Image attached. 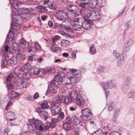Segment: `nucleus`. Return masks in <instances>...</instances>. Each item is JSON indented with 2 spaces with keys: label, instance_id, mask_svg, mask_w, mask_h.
<instances>
[{
  "label": "nucleus",
  "instance_id": "f8f14e48",
  "mask_svg": "<svg viewBox=\"0 0 135 135\" xmlns=\"http://www.w3.org/2000/svg\"><path fill=\"white\" fill-rule=\"evenodd\" d=\"M30 82L29 79L27 78L21 80L19 83L22 85L23 88H26L30 85Z\"/></svg>",
  "mask_w": 135,
  "mask_h": 135
},
{
  "label": "nucleus",
  "instance_id": "6e6d98bb",
  "mask_svg": "<svg viewBox=\"0 0 135 135\" xmlns=\"http://www.w3.org/2000/svg\"><path fill=\"white\" fill-rule=\"evenodd\" d=\"M22 13L27 14L30 12V10L28 8H23L22 9Z\"/></svg>",
  "mask_w": 135,
  "mask_h": 135
},
{
  "label": "nucleus",
  "instance_id": "39448f33",
  "mask_svg": "<svg viewBox=\"0 0 135 135\" xmlns=\"http://www.w3.org/2000/svg\"><path fill=\"white\" fill-rule=\"evenodd\" d=\"M98 13V12L96 11H89L87 12V16L88 18H90L89 20H91V21H95L99 18V16L98 14H97Z\"/></svg>",
  "mask_w": 135,
  "mask_h": 135
},
{
  "label": "nucleus",
  "instance_id": "aec40b11",
  "mask_svg": "<svg viewBox=\"0 0 135 135\" xmlns=\"http://www.w3.org/2000/svg\"><path fill=\"white\" fill-rule=\"evenodd\" d=\"M12 29L15 31L18 30L20 28V25L18 23H15L11 24Z\"/></svg>",
  "mask_w": 135,
  "mask_h": 135
},
{
  "label": "nucleus",
  "instance_id": "e433bc0d",
  "mask_svg": "<svg viewBox=\"0 0 135 135\" xmlns=\"http://www.w3.org/2000/svg\"><path fill=\"white\" fill-rule=\"evenodd\" d=\"M8 64V60H3L1 61V66L2 67L6 66Z\"/></svg>",
  "mask_w": 135,
  "mask_h": 135
},
{
  "label": "nucleus",
  "instance_id": "37998d69",
  "mask_svg": "<svg viewBox=\"0 0 135 135\" xmlns=\"http://www.w3.org/2000/svg\"><path fill=\"white\" fill-rule=\"evenodd\" d=\"M128 89L129 86L126 85H124L122 87V91L124 93H127Z\"/></svg>",
  "mask_w": 135,
  "mask_h": 135
},
{
  "label": "nucleus",
  "instance_id": "864d4df0",
  "mask_svg": "<svg viewBox=\"0 0 135 135\" xmlns=\"http://www.w3.org/2000/svg\"><path fill=\"white\" fill-rule=\"evenodd\" d=\"M47 5V7L50 9L54 10L56 9L55 6L53 5V3L51 2H50Z\"/></svg>",
  "mask_w": 135,
  "mask_h": 135
},
{
  "label": "nucleus",
  "instance_id": "4d7b16f0",
  "mask_svg": "<svg viewBox=\"0 0 135 135\" xmlns=\"http://www.w3.org/2000/svg\"><path fill=\"white\" fill-rule=\"evenodd\" d=\"M7 85L8 90H11L13 88V85L11 83H8Z\"/></svg>",
  "mask_w": 135,
  "mask_h": 135
},
{
  "label": "nucleus",
  "instance_id": "7c9ffc66",
  "mask_svg": "<svg viewBox=\"0 0 135 135\" xmlns=\"http://www.w3.org/2000/svg\"><path fill=\"white\" fill-rule=\"evenodd\" d=\"M55 68L52 67L49 69L46 70L44 71L45 72V74H48L53 73H54L55 70H54Z\"/></svg>",
  "mask_w": 135,
  "mask_h": 135
},
{
  "label": "nucleus",
  "instance_id": "20e7f679",
  "mask_svg": "<svg viewBox=\"0 0 135 135\" xmlns=\"http://www.w3.org/2000/svg\"><path fill=\"white\" fill-rule=\"evenodd\" d=\"M15 115L14 113L12 112H9L6 113V117L8 121L7 125L8 126H12L15 125V124L12 123V122L11 123L10 122L14 120L16 118L15 117Z\"/></svg>",
  "mask_w": 135,
  "mask_h": 135
},
{
  "label": "nucleus",
  "instance_id": "a19ab883",
  "mask_svg": "<svg viewBox=\"0 0 135 135\" xmlns=\"http://www.w3.org/2000/svg\"><path fill=\"white\" fill-rule=\"evenodd\" d=\"M128 98L133 99L135 97V92H130L127 95Z\"/></svg>",
  "mask_w": 135,
  "mask_h": 135
},
{
  "label": "nucleus",
  "instance_id": "7ed1b4c3",
  "mask_svg": "<svg viewBox=\"0 0 135 135\" xmlns=\"http://www.w3.org/2000/svg\"><path fill=\"white\" fill-rule=\"evenodd\" d=\"M55 16L57 19L60 21L65 20L68 18L67 13L62 10L57 11L55 14Z\"/></svg>",
  "mask_w": 135,
  "mask_h": 135
},
{
  "label": "nucleus",
  "instance_id": "bb28decb",
  "mask_svg": "<svg viewBox=\"0 0 135 135\" xmlns=\"http://www.w3.org/2000/svg\"><path fill=\"white\" fill-rule=\"evenodd\" d=\"M72 101H73V100L68 95L67 97L65 96V99H64V103L66 104H68L70 103Z\"/></svg>",
  "mask_w": 135,
  "mask_h": 135
},
{
  "label": "nucleus",
  "instance_id": "79ce46f5",
  "mask_svg": "<svg viewBox=\"0 0 135 135\" xmlns=\"http://www.w3.org/2000/svg\"><path fill=\"white\" fill-rule=\"evenodd\" d=\"M11 47L13 51H17L18 50L17 45L16 43H13L12 44Z\"/></svg>",
  "mask_w": 135,
  "mask_h": 135
},
{
  "label": "nucleus",
  "instance_id": "5701e85b",
  "mask_svg": "<svg viewBox=\"0 0 135 135\" xmlns=\"http://www.w3.org/2000/svg\"><path fill=\"white\" fill-rule=\"evenodd\" d=\"M42 109V108H37L36 109V111L40 115H43L44 114H46L47 113L46 111L43 110Z\"/></svg>",
  "mask_w": 135,
  "mask_h": 135
},
{
  "label": "nucleus",
  "instance_id": "ddd939ff",
  "mask_svg": "<svg viewBox=\"0 0 135 135\" xmlns=\"http://www.w3.org/2000/svg\"><path fill=\"white\" fill-rule=\"evenodd\" d=\"M81 111L83 115L86 118L90 117L92 115V113L91 111L88 108L82 109Z\"/></svg>",
  "mask_w": 135,
  "mask_h": 135
},
{
  "label": "nucleus",
  "instance_id": "9d476101",
  "mask_svg": "<svg viewBox=\"0 0 135 135\" xmlns=\"http://www.w3.org/2000/svg\"><path fill=\"white\" fill-rule=\"evenodd\" d=\"M61 110V108L57 106H54L51 108V111L52 115L59 114Z\"/></svg>",
  "mask_w": 135,
  "mask_h": 135
},
{
  "label": "nucleus",
  "instance_id": "f704fd0d",
  "mask_svg": "<svg viewBox=\"0 0 135 135\" xmlns=\"http://www.w3.org/2000/svg\"><path fill=\"white\" fill-rule=\"evenodd\" d=\"M130 47L127 44H125L124 45L123 48V50L124 52H126L128 51L130 49Z\"/></svg>",
  "mask_w": 135,
  "mask_h": 135
},
{
  "label": "nucleus",
  "instance_id": "2eb2a0df",
  "mask_svg": "<svg viewBox=\"0 0 135 135\" xmlns=\"http://www.w3.org/2000/svg\"><path fill=\"white\" fill-rule=\"evenodd\" d=\"M88 3L89 7H94L98 5V1L97 0H89Z\"/></svg>",
  "mask_w": 135,
  "mask_h": 135
},
{
  "label": "nucleus",
  "instance_id": "8fccbe9b",
  "mask_svg": "<svg viewBox=\"0 0 135 135\" xmlns=\"http://www.w3.org/2000/svg\"><path fill=\"white\" fill-rule=\"evenodd\" d=\"M8 64H9L12 66H14L17 63L16 61H14L11 59H8Z\"/></svg>",
  "mask_w": 135,
  "mask_h": 135
},
{
  "label": "nucleus",
  "instance_id": "4be33fe9",
  "mask_svg": "<svg viewBox=\"0 0 135 135\" xmlns=\"http://www.w3.org/2000/svg\"><path fill=\"white\" fill-rule=\"evenodd\" d=\"M21 18L20 16L17 14L13 15L12 16V20L14 21L18 22Z\"/></svg>",
  "mask_w": 135,
  "mask_h": 135
},
{
  "label": "nucleus",
  "instance_id": "cd10ccee",
  "mask_svg": "<svg viewBox=\"0 0 135 135\" xmlns=\"http://www.w3.org/2000/svg\"><path fill=\"white\" fill-rule=\"evenodd\" d=\"M48 102L47 101H44L41 103V108L42 109H45L47 108L49 106Z\"/></svg>",
  "mask_w": 135,
  "mask_h": 135
},
{
  "label": "nucleus",
  "instance_id": "69168bd1",
  "mask_svg": "<svg viewBox=\"0 0 135 135\" xmlns=\"http://www.w3.org/2000/svg\"><path fill=\"white\" fill-rule=\"evenodd\" d=\"M133 40L132 39H130L126 44H127L130 47L133 44Z\"/></svg>",
  "mask_w": 135,
  "mask_h": 135
},
{
  "label": "nucleus",
  "instance_id": "c756f323",
  "mask_svg": "<svg viewBox=\"0 0 135 135\" xmlns=\"http://www.w3.org/2000/svg\"><path fill=\"white\" fill-rule=\"evenodd\" d=\"M62 84L68 89H70L72 87V85L70 82L67 81L66 83H62Z\"/></svg>",
  "mask_w": 135,
  "mask_h": 135
},
{
  "label": "nucleus",
  "instance_id": "de8ad7c7",
  "mask_svg": "<svg viewBox=\"0 0 135 135\" xmlns=\"http://www.w3.org/2000/svg\"><path fill=\"white\" fill-rule=\"evenodd\" d=\"M72 122V118L69 117H68L66 118V121L64 123L71 124Z\"/></svg>",
  "mask_w": 135,
  "mask_h": 135
},
{
  "label": "nucleus",
  "instance_id": "052dcab7",
  "mask_svg": "<svg viewBox=\"0 0 135 135\" xmlns=\"http://www.w3.org/2000/svg\"><path fill=\"white\" fill-rule=\"evenodd\" d=\"M102 133L100 130H98L92 133L91 135H102Z\"/></svg>",
  "mask_w": 135,
  "mask_h": 135
},
{
  "label": "nucleus",
  "instance_id": "c85d7f7f",
  "mask_svg": "<svg viewBox=\"0 0 135 135\" xmlns=\"http://www.w3.org/2000/svg\"><path fill=\"white\" fill-rule=\"evenodd\" d=\"M78 81L76 78H75L73 76H71L69 78L67 79V81L73 83Z\"/></svg>",
  "mask_w": 135,
  "mask_h": 135
},
{
  "label": "nucleus",
  "instance_id": "6ab92c4d",
  "mask_svg": "<svg viewBox=\"0 0 135 135\" xmlns=\"http://www.w3.org/2000/svg\"><path fill=\"white\" fill-rule=\"evenodd\" d=\"M64 99H65V96L63 95H58L56 97V99L59 103H64Z\"/></svg>",
  "mask_w": 135,
  "mask_h": 135
},
{
  "label": "nucleus",
  "instance_id": "338daca9",
  "mask_svg": "<svg viewBox=\"0 0 135 135\" xmlns=\"http://www.w3.org/2000/svg\"><path fill=\"white\" fill-rule=\"evenodd\" d=\"M77 52V51L76 50H74L73 51L72 53L71 54V55L72 57H73L74 59L76 58V54Z\"/></svg>",
  "mask_w": 135,
  "mask_h": 135
},
{
  "label": "nucleus",
  "instance_id": "09e8293b",
  "mask_svg": "<svg viewBox=\"0 0 135 135\" xmlns=\"http://www.w3.org/2000/svg\"><path fill=\"white\" fill-rule=\"evenodd\" d=\"M105 70V68L103 66H100L98 68V70L99 72H104Z\"/></svg>",
  "mask_w": 135,
  "mask_h": 135
},
{
  "label": "nucleus",
  "instance_id": "e2e57ef3",
  "mask_svg": "<svg viewBox=\"0 0 135 135\" xmlns=\"http://www.w3.org/2000/svg\"><path fill=\"white\" fill-rule=\"evenodd\" d=\"M31 66L29 63H27L25 64L24 66L23 67L26 70L30 69Z\"/></svg>",
  "mask_w": 135,
  "mask_h": 135
},
{
  "label": "nucleus",
  "instance_id": "3c124183",
  "mask_svg": "<svg viewBox=\"0 0 135 135\" xmlns=\"http://www.w3.org/2000/svg\"><path fill=\"white\" fill-rule=\"evenodd\" d=\"M99 130L100 131L101 133H107V132H108L109 131L108 128L107 127H103L102 129Z\"/></svg>",
  "mask_w": 135,
  "mask_h": 135
},
{
  "label": "nucleus",
  "instance_id": "b1692460",
  "mask_svg": "<svg viewBox=\"0 0 135 135\" xmlns=\"http://www.w3.org/2000/svg\"><path fill=\"white\" fill-rule=\"evenodd\" d=\"M81 26L78 24H75L73 25V29L75 31H80L81 29Z\"/></svg>",
  "mask_w": 135,
  "mask_h": 135
},
{
  "label": "nucleus",
  "instance_id": "58836bf2",
  "mask_svg": "<svg viewBox=\"0 0 135 135\" xmlns=\"http://www.w3.org/2000/svg\"><path fill=\"white\" fill-rule=\"evenodd\" d=\"M89 53L92 55L95 54L96 52V50L95 47L90 46L89 48Z\"/></svg>",
  "mask_w": 135,
  "mask_h": 135
},
{
  "label": "nucleus",
  "instance_id": "f257e3e1",
  "mask_svg": "<svg viewBox=\"0 0 135 135\" xmlns=\"http://www.w3.org/2000/svg\"><path fill=\"white\" fill-rule=\"evenodd\" d=\"M68 95L73 100V102L79 106H81L85 103V100L81 96L77 94L74 90L70 91Z\"/></svg>",
  "mask_w": 135,
  "mask_h": 135
},
{
  "label": "nucleus",
  "instance_id": "4468645a",
  "mask_svg": "<svg viewBox=\"0 0 135 135\" xmlns=\"http://www.w3.org/2000/svg\"><path fill=\"white\" fill-rule=\"evenodd\" d=\"M20 93L18 92H16L13 90L11 91L9 93V98L11 100L14 98L20 95Z\"/></svg>",
  "mask_w": 135,
  "mask_h": 135
},
{
  "label": "nucleus",
  "instance_id": "a211bd4d",
  "mask_svg": "<svg viewBox=\"0 0 135 135\" xmlns=\"http://www.w3.org/2000/svg\"><path fill=\"white\" fill-rule=\"evenodd\" d=\"M16 59L19 61H23L25 58V55L22 53L17 54L16 56Z\"/></svg>",
  "mask_w": 135,
  "mask_h": 135
},
{
  "label": "nucleus",
  "instance_id": "680f3d73",
  "mask_svg": "<svg viewBox=\"0 0 135 135\" xmlns=\"http://www.w3.org/2000/svg\"><path fill=\"white\" fill-rule=\"evenodd\" d=\"M29 45L28 43L26 41L24 44L22 46V47L24 49H26L28 47Z\"/></svg>",
  "mask_w": 135,
  "mask_h": 135
},
{
  "label": "nucleus",
  "instance_id": "774afa93",
  "mask_svg": "<svg viewBox=\"0 0 135 135\" xmlns=\"http://www.w3.org/2000/svg\"><path fill=\"white\" fill-rule=\"evenodd\" d=\"M46 7L42 6L41 13H45L47 12V11Z\"/></svg>",
  "mask_w": 135,
  "mask_h": 135
},
{
  "label": "nucleus",
  "instance_id": "c03bdc74",
  "mask_svg": "<svg viewBox=\"0 0 135 135\" xmlns=\"http://www.w3.org/2000/svg\"><path fill=\"white\" fill-rule=\"evenodd\" d=\"M73 124L76 125H78L80 124V121L77 118L74 117L73 118Z\"/></svg>",
  "mask_w": 135,
  "mask_h": 135
},
{
  "label": "nucleus",
  "instance_id": "c9c22d12",
  "mask_svg": "<svg viewBox=\"0 0 135 135\" xmlns=\"http://www.w3.org/2000/svg\"><path fill=\"white\" fill-rule=\"evenodd\" d=\"M15 77L13 73H11L7 77V81L8 83H10L13 77Z\"/></svg>",
  "mask_w": 135,
  "mask_h": 135
},
{
  "label": "nucleus",
  "instance_id": "0eeeda50",
  "mask_svg": "<svg viewBox=\"0 0 135 135\" xmlns=\"http://www.w3.org/2000/svg\"><path fill=\"white\" fill-rule=\"evenodd\" d=\"M67 8L68 11L71 12V15L73 17H76L78 15V13L77 11V8L76 6L69 4L67 5Z\"/></svg>",
  "mask_w": 135,
  "mask_h": 135
},
{
  "label": "nucleus",
  "instance_id": "72a5a7b5",
  "mask_svg": "<svg viewBox=\"0 0 135 135\" xmlns=\"http://www.w3.org/2000/svg\"><path fill=\"white\" fill-rule=\"evenodd\" d=\"M70 42L67 40H63L61 42V45L62 46H66L69 45Z\"/></svg>",
  "mask_w": 135,
  "mask_h": 135
},
{
  "label": "nucleus",
  "instance_id": "dca6fc26",
  "mask_svg": "<svg viewBox=\"0 0 135 135\" xmlns=\"http://www.w3.org/2000/svg\"><path fill=\"white\" fill-rule=\"evenodd\" d=\"M63 127L65 130L67 131L70 130L74 128L73 126L71 124L64 123L63 124Z\"/></svg>",
  "mask_w": 135,
  "mask_h": 135
},
{
  "label": "nucleus",
  "instance_id": "5fc2aeb1",
  "mask_svg": "<svg viewBox=\"0 0 135 135\" xmlns=\"http://www.w3.org/2000/svg\"><path fill=\"white\" fill-rule=\"evenodd\" d=\"M73 76L75 78H76L78 81H79L80 79V77L81 76V75L80 73H76V74H74L73 75Z\"/></svg>",
  "mask_w": 135,
  "mask_h": 135
},
{
  "label": "nucleus",
  "instance_id": "1a4fd4ad",
  "mask_svg": "<svg viewBox=\"0 0 135 135\" xmlns=\"http://www.w3.org/2000/svg\"><path fill=\"white\" fill-rule=\"evenodd\" d=\"M40 48V45L38 44L35 45V47L31 46L27 50L28 52L30 53L32 55H34L36 53V50Z\"/></svg>",
  "mask_w": 135,
  "mask_h": 135
},
{
  "label": "nucleus",
  "instance_id": "ea45409f",
  "mask_svg": "<svg viewBox=\"0 0 135 135\" xmlns=\"http://www.w3.org/2000/svg\"><path fill=\"white\" fill-rule=\"evenodd\" d=\"M11 73H13L15 77H16L17 75H19L21 74L20 71L17 69H16L14 72Z\"/></svg>",
  "mask_w": 135,
  "mask_h": 135
},
{
  "label": "nucleus",
  "instance_id": "bf43d9fd",
  "mask_svg": "<svg viewBox=\"0 0 135 135\" xmlns=\"http://www.w3.org/2000/svg\"><path fill=\"white\" fill-rule=\"evenodd\" d=\"M59 37L58 36H56L54 37H53L52 39V42L54 44H53V46H55V45H56V44L55 43V41L59 39Z\"/></svg>",
  "mask_w": 135,
  "mask_h": 135
},
{
  "label": "nucleus",
  "instance_id": "a878e982",
  "mask_svg": "<svg viewBox=\"0 0 135 135\" xmlns=\"http://www.w3.org/2000/svg\"><path fill=\"white\" fill-rule=\"evenodd\" d=\"M124 80L125 84L124 85L129 86L130 85L131 83V78L129 77H126L125 78Z\"/></svg>",
  "mask_w": 135,
  "mask_h": 135
},
{
  "label": "nucleus",
  "instance_id": "412c9836",
  "mask_svg": "<svg viewBox=\"0 0 135 135\" xmlns=\"http://www.w3.org/2000/svg\"><path fill=\"white\" fill-rule=\"evenodd\" d=\"M79 7H81L84 9H86L88 8L89 7L88 3H84L83 2H81L78 4Z\"/></svg>",
  "mask_w": 135,
  "mask_h": 135
},
{
  "label": "nucleus",
  "instance_id": "393cba45",
  "mask_svg": "<svg viewBox=\"0 0 135 135\" xmlns=\"http://www.w3.org/2000/svg\"><path fill=\"white\" fill-rule=\"evenodd\" d=\"M108 109L109 111L113 110L114 108L115 105L113 102H110L107 104Z\"/></svg>",
  "mask_w": 135,
  "mask_h": 135
},
{
  "label": "nucleus",
  "instance_id": "49530a36",
  "mask_svg": "<svg viewBox=\"0 0 135 135\" xmlns=\"http://www.w3.org/2000/svg\"><path fill=\"white\" fill-rule=\"evenodd\" d=\"M14 33L13 31L10 30L8 35H7V37L8 38H12L14 37Z\"/></svg>",
  "mask_w": 135,
  "mask_h": 135
},
{
  "label": "nucleus",
  "instance_id": "4c0bfd02",
  "mask_svg": "<svg viewBox=\"0 0 135 135\" xmlns=\"http://www.w3.org/2000/svg\"><path fill=\"white\" fill-rule=\"evenodd\" d=\"M58 115L57 116L58 118L57 119H58V120H62L64 117V113L61 112L59 113V114H58Z\"/></svg>",
  "mask_w": 135,
  "mask_h": 135
},
{
  "label": "nucleus",
  "instance_id": "a18cd8bd",
  "mask_svg": "<svg viewBox=\"0 0 135 135\" xmlns=\"http://www.w3.org/2000/svg\"><path fill=\"white\" fill-rule=\"evenodd\" d=\"M102 85L104 90H106L109 88L108 83L103 82L102 83Z\"/></svg>",
  "mask_w": 135,
  "mask_h": 135
},
{
  "label": "nucleus",
  "instance_id": "423d86ee",
  "mask_svg": "<svg viewBox=\"0 0 135 135\" xmlns=\"http://www.w3.org/2000/svg\"><path fill=\"white\" fill-rule=\"evenodd\" d=\"M49 91L50 93L52 94H55L57 91L58 87L56 85V82L52 80L50 85L48 86V87Z\"/></svg>",
  "mask_w": 135,
  "mask_h": 135
},
{
  "label": "nucleus",
  "instance_id": "f03ea898",
  "mask_svg": "<svg viewBox=\"0 0 135 135\" xmlns=\"http://www.w3.org/2000/svg\"><path fill=\"white\" fill-rule=\"evenodd\" d=\"M114 56L116 58H118L117 65L118 66L121 65L124 62V58L126 55L123 53L119 54L115 50H114L113 52Z\"/></svg>",
  "mask_w": 135,
  "mask_h": 135
},
{
  "label": "nucleus",
  "instance_id": "13d9d810",
  "mask_svg": "<svg viewBox=\"0 0 135 135\" xmlns=\"http://www.w3.org/2000/svg\"><path fill=\"white\" fill-rule=\"evenodd\" d=\"M51 127V125L50 122H47L45 123V128L46 129H49Z\"/></svg>",
  "mask_w": 135,
  "mask_h": 135
},
{
  "label": "nucleus",
  "instance_id": "6e6552de",
  "mask_svg": "<svg viewBox=\"0 0 135 135\" xmlns=\"http://www.w3.org/2000/svg\"><path fill=\"white\" fill-rule=\"evenodd\" d=\"M31 126H35L37 129L40 131H42L44 129L43 125L42 122L38 119H35L33 121H32L31 123H30Z\"/></svg>",
  "mask_w": 135,
  "mask_h": 135
},
{
  "label": "nucleus",
  "instance_id": "0e129e2a",
  "mask_svg": "<svg viewBox=\"0 0 135 135\" xmlns=\"http://www.w3.org/2000/svg\"><path fill=\"white\" fill-rule=\"evenodd\" d=\"M26 42L23 38H21L20 41V46H22Z\"/></svg>",
  "mask_w": 135,
  "mask_h": 135
},
{
  "label": "nucleus",
  "instance_id": "f3484780",
  "mask_svg": "<svg viewBox=\"0 0 135 135\" xmlns=\"http://www.w3.org/2000/svg\"><path fill=\"white\" fill-rule=\"evenodd\" d=\"M63 78L62 76L60 74L55 75L54 77V79L55 82H60L62 83L64 82V80L63 79Z\"/></svg>",
  "mask_w": 135,
  "mask_h": 135
},
{
  "label": "nucleus",
  "instance_id": "9b49d317",
  "mask_svg": "<svg viewBox=\"0 0 135 135\" xmlns=\"http://www.w3.org/2000/svg\"><path fill=\"white\" fill-rule=\"evenodd\" d=\"M92 23V21L91 20L89 19L87 20L82 23V27L84 29L89 30L90 29V25Z\"/></svg>",
  "mask_w": 135,
  "mask_h": 135
},
{
  "label": "nucleus",
  "instance_id": "603ef678",
  "mask_svg": "<svg viewBox=\"0 0 135 135\" xmlns=\"http://www.w3.org/2000/svg\"><path fill=\"white\" fill-rule=\"evenodd\" d=\"M132 24L131 22L130 21H128L126 23L124 26V27L125 29L129 28L131 26Z\"/></svg>",
  "mask_w": 135,
  "mask_h": 135
},
{
  "label": "nucleus",
  "instance_id": "473e14b6",
  "mask_svg": "<svg viewBox=\"0 0 135 135\" xmlns=\"http://www.w3.org/2000/svg\"><path fill=\"white\" fill-rule=\"evenodd\" d=\"M31 73H32V74L35 75L38 74L40 71V70L37 68L31 69Z\"/></svg>",
  "mask_w": 135,
  "mask_h": 135
},
{
  "label": "nucleus",
  "instance_id": "2f4dec72",
  "mask_svg": "<svg viewBox=\"0 0 135 135\" xmlns=\"http://www.w3.org/2000/svg\"><path fill=\"white\" fill-rule=\"evenodd\" d=\"M58 119L57 118H53L52 119L51 123H50L52 127H54L56 125V123L58 122Z\"/></svg>",
  "mask_w": 135,
  "mask_h": 135
}]
</instances>
